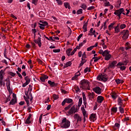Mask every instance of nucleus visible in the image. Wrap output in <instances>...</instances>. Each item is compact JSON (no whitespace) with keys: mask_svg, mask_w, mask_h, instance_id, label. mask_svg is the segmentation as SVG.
Returning a JSON list of instances; mask_svg holds the SVG:
<instances>
[{"mask_svg":"<svg viewBox=\"0 0 131 131\" xmlns=\"http://www.w3.org/2000/svg\"><path fill=\"white\" fill-rule=\"evenodd\" d=\"M73 104L74 103H72L64 108L65 111H67L70 110L68 111L67 116H70L78 112L77 108L75 107V105H73Z\"/></svg>","mask_w":131,"mask_h":131,"instance_id":"1","label":"nucleus"},{"mask_svg":"<svg viewBox=\"0 0 131 131\" xmlns=\"http://www.w3.org/2000/svg\"><path fill=\"white\" fill-rule=\"evenodd\" d=\"M80 88L83 90H90V82L86 79H83L80 81Z\"/></svg>","mask_w":131,"mask_h":131,"instance_id":"2","label":"nucleus"},{"mask_svg":"<svg viewBox=\"0 0 131 131\" xmlns=\"http://www.w3.org/2000/svg\"><path fill=\"white\" fill-rule=\"evenodd\" d=\"M71 125V122L66 118H64L61 123V128H69Z\"/></svg>","mask_w":131,"mask_h":131,"instance_id":"3","label":"nucleus"},{"mask_svg":"<svg viewBox=\"0 0 131 131\" xmlns=\"http://www.w3.org/2000/svg\"><path fill=\"white\" fill-rule=\"evenodd\" d=\"M106 77L107 75L104 73L101 75L99 74L98 75V76H97V80L105 83L108 80V78Z\"/></svg>","mask_w":131,"mask_h":131,"instance_id":"4","label":"nucleus"},{"mask_svg":"<svg viewBox=\"0 0 131 131\" xmlns=\"http://www.w3.org/2000/svg\"><path fill=\"white\" fill-rule=\"evenodd\" d=\"M38 35H39V37H38L37 39H34V41L35 43H37L38 46L39 47V48H41L42 46V43H41V34L38 33Z\"/></svg>","mask_w":131,"mask_h":131,"instance_id":"5","label":"nucleus"},{"mask_svg":"<svg viewBox=\"0 0 131 131\" xmlns=\"http://www.w3.org/2000/svg\"><path fill=\"white\" fill-rule=\"evenodd\" d=\"M124 11L123 8H120L118 10H117L116 11L114 12V15L118 16L119 18H121V15L122 14L123 12Z\"/></svg>","mask_w":131,"mask_h":131,"instance_id":"6","label":"nucleus"},{"mask_svg":"<svg viewBox=\"0 0 131 131\" xmlns=\"http://www.w3.org/2000/svg\"><path fill=\"white\" fill-rule=\"evenodd\" d=\"M73 103V100L71 98H66L64 99V100L63 101V102H62V106H64L66 103H68V104H70V103Z\"/></svg>","mask_w":131,"mask_h":131,"instance_id":"7","label":"nucleus"},{"mask_svg":"<svg viewBox=\"0 0 131 131\" xmlns=\"http://www.w3.org/2000/svg\"><path fill=\"white\" fill-rule=\"evenodd\" d=\"M129 35V31L128 30H126L124 33L123 36H122V39H123V40H126V39H127V38H128Z\"/></svg>","mask_w":131,"mask_h":131,"instance_id":"8","label":"nucleus"},{"mask_svg":"<svg viewBox=\"0 0 131 131\" xmlns=\"http://www.w3.org/2000/svg\"><path fill=\"white\" fill-rule=\"evenodd\" d=\"M93 91L95 92V93L100 95L101 94L102 89L99 86H96L93 88Z\"/></svg>","mask_w":131,"mask_h":131,"instance_id":"9","label":"nucleus"},{"mask_svg":"<svg viewBox=\"0 0 131 131\" xmlns=\"http://www.w3.org/2000/svg\"><path fill=\"white\" fill-rule=\"evenodd\" d=\"M117 61L116 60H114L112 62H111L110 64H108V68H107L108 69H110V68H114L115 66L117 64Z\"/></svg>","mask_w":131,"mask_h":131,"instance_id":"10","label":"nucleus"},{"mask_svg":"<svg viewBox=\"0 0 131 131\" xmlns=\"http://www.w3.org/2000/svg\"><path fill=\"white\" fill-rule=\"evenodd\" d=\"M104 57V60L108 61L112 57V55L110 54V52L107 51V54L103 56Z\"/></svg>","mask_w":131,"mask_h":131,"instance_id":"11","label":"nucleus"},{"mask_svg":"<svg viewBox=\"0 0 131 131\" xmlns=\"http://www.w3.org/2000/svg\"><path fill=\"white\" fill-rule=\"evenodd\" d=\"M74 118L75 119H77V123H76V124H77L79 122H81L82 121L81 118L77 114H75V115H74Z\"/></svg>","mask_w":131,"mask_h":131,"instance_id":"12","label":"nucleus"},{"mask_svg":"<svg viewBox=\"0 0 131 131\" xmlns=\"http://www.w3.org/2000/svg\"><path fill=\"white\" fill-rule=\"evenodd\" d=\"M5 70H1V71H0V83H2V80H3L4 75H5Z\"/></svg>","mask_w":131,"mask_h":131,"instance_id":"13","label":"nucleus"},{"mask_svg":"<svg viewBox=\"0 0 131 131\" xmlns=\"http://www.w3.org/2000/svg\"><path fill=\"white\" fill-rule=\"evenodd\" d=\"M48 78L49 77L47 75H42V76L40 78V80L42 82H45L46 80L48 79Z\"/></svg>","mask_w":131,"mask_h":131,"instance_id":"14","label":"nucleus"},{"mask_svg":"<svg viewBox=\"0 0 131 131\" xmlns=\"http://www.w3.org/2000/svg\"><path fill=\"white\" fill-rule=\"evenodd\" d=\"M89 119H90V120H93V122H94L95 120H96V114H91V115H90V117H89Z\"/></svg>","mask_w":131,"mask_h":131,"instance_id":"15","label":"nucleus"},{"mask_svg":"<svg viewBox=\"0 0 131 131\" xmlns=\"http://www.w3.org/2000/svg\"><path fill=\"white\" fill-rule=\"evenodd\" d=\"M123 100L121 99V98L120 97H118L117 99L118 105L120 106H122L123 105Z\"/></svg>","mask_w":131,"mask_h":131,"instance_id":"16","label":"nucleus"},{"mask_svg":"<svg viewBox=\"0 0 131 131\" xmlns=\"http://www.w3.org/2000/svg\"><path fill=\"white\" fill-rule=\"evenodd\" d=\"M32 116L31 114H29V117L25 121V123L26 124H29L31 123V121L30 120L31 117Z\"/></svg>","mask_w":131,"mask_h":131,"instance_id":"17","label":"nucleus"},{"mask_svg":"<svg viewBox=\"0 0 131 131\" xmlns=\"http://www.w3.org/2000/svg\"><path fill=\"white\" fill-rule=\"evenodd\" d=\"M110 95L112 97V98L113 99V100H116V99L118 97V95L115 92H112L110 94Z\"/></svg>","mask_w":131,"mask_h":131,"instance_id":"18","label":"nucleus"},{"mask_svg":"<svg viewBox=\"0 0 131 131\" xmlns=\"http://www.w3.org/2000/svg\"><path fill=\"white\" fill-rule=\"evenodd\" d=\"M80 76V73H79V71H78V72L76 73V75H75V76L72 78V80L73 81L77 80L78 79V77Z\"/></svg>","mask_w":131,"mask_h":131,"instance_id":"19","label":"nucleus"},{"mask_svg":"<svg viewBox=\"0 0 131 131\" xmlns=\"http://www.w3.org/2000/svg\"><path fill=\"white\" fill-rule=\"evenodd\" d=\"M98 53L99 54H101V55H102V56H104L106 55H107V54H108V50H104V51H103V50H100L99 51Z\"/></svg>","mask_w":131,"mask_h":131,"instance_id":"20","label":"nucleus"},{"mask_svg":"<svg viewBox=\"0 0 131 131\" xmlns=\"http://www.w3.org/2000/svg\"><path fill=\"white\" fill-rule=\"evenodd\" d=\"M48 84L50 85L51 87H56L57 85V83H55L54 81H52L51 80L48 81Z\"/></svg>","mask_w":131,"mask_h":131,"instance_id":"21","label":"nucleus"},{"mask_svg":"<svg viewBox=\"0 0 131 131\" xmlns=\"http://www.w3.org/2000/svg\"><path fill=\"white\" fill-rule=\"evenodd\" d=\"M103 100L104 98L103 96H98V97H97V102L101 103L103 102Z\"/></svg>","mask_w":131,"mask_h":131,"instance_id":"22","label":"nucleus"},{"mask_svg":"<svg viewBox=\"0 0 131 131\" xmlns=\"http://www.w3.org/2000/svg\"><path fill=\"white\" fill-rule=\"evenodd\" d=\"M39 26V27L40 28V29H42V30H44L45 29V26H47V25H48V23H46V24L45 25H42L40 23L38 24Z\"/></svg>","mask_w":131,"mask_h":131,"instance_id":"23","label":"nucleus"},{"mask_svg":"<svg viewBox=\"0 0 131 131\" xmlns=\"http://www.w3.org/2000/svg\"><path fill=\"white\" fill-rule=\"evenodd\" d=\"M17 103V98L16 99H12L10 102L9 105H14L15 104Z\"/></svg>","mask_w":131,"mask_h":131,"instance_id":"24","label":"nucleus"},{"mask_svg":"<svg viewBox=\"0 0 131 131\" xmlns=\"http://www.w3.org/2000/svg\"><path fill=\"white\" fill-rule=\"evenodd\" d=\"M25 80L26 81V82H27L28 84H29L31 82V79L30 77L28 76L25 77Z\"/></svg>","mask_w":131,"mask_h":131,"instance_id":"25","label":"nucleus"},{"mask_svg":"<svg viewBox=\"0 0 131 131\" xmlns=\"http://www.w3.org/2000/svg\"><path fill=\"white\" fill-rule=\"evenodd\" d=\"M10 84H11V82H10V79H8V82H7L6 83L7 89H11Z\"/></svg>","mask_w":131,"mask_h":131,"instance_id":"26","label":"nucleus"},{"mask_svg":"<svg viewBox=\"0 0 131 131\" xmlns=\"http://www.w3.org/2000/svg\"><path fill=\"white\" fill-rule=\"evenodd\" d=\"M87 26H88V23H85V24H84V25L83 26V29L84 30V31H83V32H86V31H88Z\"/></svg>","mask_w":131,"mask_h":131,"instance_id":"27","label":"nucleus"},{"mask_svg":"<svg viewBox=\"0 0 131 131\" xmlns=\"http://www.w3.org/2000/svg\"><path fill=\"white\" fill-rule=\"evenodd\" d=\"M71 51H72V49H70V48L68 49L66 51V53H67V55H68V56L69 57L70 56H71Z\"/></svg>","mask_w":131,"mask_h":131,"instance_id":"28","label":"nucleus"},{"mask_svg":"<svg viewBox=\"0 0 131 131\" xmlns=\"http://www.w3.org/2000/svg\"><path fill=\"white\" fill-rule=\"evenodd\" d=\"M115 82H116V84H119L120 83H123V80H120L119 79H116Z\"/></svg>","mask_w":131,"mask_h":131,"instance_id":"29","label":"nucleus"},{"mask_svg":"<svg viewBox=\"0 0 131 131\" xmlns=\"http://www.w3.org/2000/svg\"><path fill=\"white\" fill-rule=\"evenodd\" d=\"M115 29V33H118L120 32V28H117V27H114Z\"/></svg>","mask_w":131,"mask_h":131,"instance_id":"30","label":"nucleus"},{"mask_svg":"<svg viewBox=\"0 0 131 131\" xmlns=\"http://www.w3.org/2000/svg\"><path fill=\"white\" fill-rule=\"evenodd\" d=\"M82 104V98L79 99V102H78V106L80 107Z\"/></svg>","mask_w":131,"mask_h":131,"instance_id":"31","label":"nucleus"},{"mask_svg":"<svg viewBox=\"0 0 131 131\" xmlns=\"http://www.w3.org/2000/svg\"><path fill=\"white\" fill-rule=\"evenodd\" d=\"M64 6L66 8H68L69 9H71V6L69 3H64Z\"/></svg>","mask_w":131,"mask_h":131,"instance_id":"32","label":"nucleus"},{"mask_svg":"<svg viewBox=\"0 0 131 131\" xmlns=\"http://www.w3.org/2000/svg\"><path fill=\"white\" fill-rule=\"evenodd\" d=\"M81 109H82V112L83 113V116H84V117H85L86 115V113L85 110L84 109V106H83V107H82Z\"/></svg>","mask_w":131,"mask_h":131,"instance_id":"33","label":"nucleus"},{"mask_svg":"<svg viewBox=\"0 0 131 131\" xmlns=\"http://www.w3.org/2000/svg\"><path fill=\"white\" fill-rule=\"evenodd\" d=\"M119 112L121 114H123L124 113V108L123 107H122V106H120L119 107Z\"/></svg>","mask_w":131,"mask_h":131,"instance_id":"34","label":"nucleus"},{"mask_svg":"<svg viewBox=\"0 0 131 131\" xmlns=\"http://www.w3.org/2000/svg\"><path fill=\"white\" fill-rule=\"evenodd\" d=\"M117 111H118V108L117 107L111 108V111L114 113H116L117 112Z\"/></svg>","mask_w":131,"mask_h":131,"instance_id":"35","label":"nucleus"},{"mask_svg":"<svg viewBox=\"0 0 131 131\" xmlns=\"http://www.w3.org/2000/svg\"><path fill=\"white\" fill-rule=\"evenodd\" d=\"M37 32L36 29H34L32 30V33H34V39H36V33Z\"/></svg>","mask_w":131,"mask_h":131,"instance_id":"36","label":"nucleus"},{"mask_svg":"<svg viewBox=\"0 0 131 131\" xmlns=\"http://www.w3.org/2000/svg\"><path fill=\"white\" fill-rule=\"evenodd\" d=\"M82 11L83 10L82 9H80L77 11V15H80L81 14H82Z\"/></svg>","mask_w":131,"mask_h":131,"instance_id":"37","label":"nucleus"},{"mask_svg":"<svg viewBox=\"0 0 131 131\" xmlns=\"http://www.w3.org/2000/svg\"><path fill=\"white\" fill-rule=\"evenodd\" d=\"M75 91H76V93L80 92V89L78 86H75Z\"/></svg>","mask_w":131,"mask_h":131,"instance_id":"38","label":"nucleus"},{"mask_svg":"<svg viewBox=\"0 0 131 131\" xmlns=\"http://www.w3.org/2000/svg\"><path fill=\"white\" fill-rule=\"evenodd\" d=\"M117 68H119L121 71H124L126 70V67L125 66L117 67Z\"/></svg>","mask_w":131,"mask_h":131,"instance_id":"39","label":"nucleus"},{"mask_svg":"<svg viewBox=\"0 0 131 131\" xmlns=\"http://www.w3.org/2000/svg\"><path fill=\"white\" fill-rule=\"evenodd\" d=\"M87 7V6L85 4H82V5H81V8H83L84 10H85Z\"/></svg>","mask_w":131,"mask_h":131,"instance_id":"40","label":"nucleus"},{"mask_svg":"<svg viewBox=\"0 0 131 131\" xmlns=\"http://www.w3.org/2000/svg\"><path fill=\"white\" fill-rule=\"evenodd\" d=\"M8 74H9V75H10V76H11L13 77H14L16 75V74L12 72H9Z\"/></svg>","mask_w":131,"mask_h":131,"instance_id":"41","label":"nucleus"},{"mask_svg":"<svg viewBox=\"0 0 131 131\" xmlns=\"http://www.w3.org/2000/svg\"><path fill=\"white\" fill-rule=\"evenodd\" d=\"M10 99H11V96H10V95H9L8 96V98H6V100L5 101V103H8V102H9L10 101Z\"/></svg>","mask_w":131,"mask_h":131,"instance_id":"42","label":"nucleus"},{"mask_svg":"<svg viewBox=\"0 0 131 131\" xmlns=\"http://www.w3.org/2000/svg\"><path fill=\"white\" fill-rule=\"evenodd\" d=\"M126 27L125 24H122L120 26V29H124Z\"/></svg>","mask_w":131,"mask_h":131,"instance_id":"43","label":"nucleus"},{"mask_svg":"<svg viewBox=\"0 0 131 131\" xmlns=\"http://www.w3.org/2000/svg\"><path fill=\"white\" fill-rule=\"evenodd\" d=\"M66 64H67V67H71V65L72 64V61H68L67 62Z\"/></svg>","mask_w":131,"mask_h":131,"instance_id":"44","label":"nucleus"},{"mask_svg":"<svg viewBox=\"0 0 131 131\" xmlns=\"http://www.w3.org/2000/svg\"><path fill=\"white\" fill-rule=\"evenodd\" d=\"M114 127H116L117 128H119L120 127V124L118 123H115L114 124Z\"/></svg>","mask_w":131,"mask_h":131,"instance_id":"45","label":"nucleus"},{"mask_svg":"<svg viewBox=\"0 0 131 131\" xmlns=\"http://www.w3.org/2000/svg\"><path fill=\"white\" fill-rule=\"evenodd\" d=\"M53 99L55 100L59 99V97L57 95H56V94H54L53 95Z\"/></svg>","mask_w":131,"mask_h":131,"instance_id":"46","label":"nucleus"},{"mask_svg":"<svg viewBox=\"0 0 131 131\" xmlns=\"http://www.w3.org/2000/svg\"><path fill=\"white\" fill-rule=\"evenodd\" d=\"M129 120V117H125V118H124V120H122V121L123 122H125L126 121H128Z\"/></svg>","mask_w":131,"mask_h":131,"instance_id":"47","label":"nucleus"},{"mask_svg":"<svg viewBox=\"0 0 131 131\" xmlns=\"http://www.w3.org/2000/svg\"><path fill=\"white\" fill-rule=\"evenodd\" d=\"M108 22V20H105V21H104V24H103V26L104 27V28H103V29H106V28H107V23Z\"/></svg>","mask_w":131,"mask_h":131,"instance_id":"48","label":"nucleus"},{"mask_svg":"<svg viewBox=\"0 0 131 131\" xmlns=\"http://www.w3.org/2000/svg\"><path fill=\"white\" fill-rule=\"evenodd\" d=\"M85 63H86L85 60L84 61H81V63H80V64L79 65V67H82Z\"/></svg>","mask_w":131,"mask_h":131,"instance_id":"49","label":"nucleus"},{"mask_svg":"<svg viewBox=\"0 0 131 131\" xmlns=\"http://www.w3.org/2000/svg\"><path fill=\"white\" fill-rule=\"evenodd\" d=\"M124 66V64L123 63H122V62H118V63H117V67H119H119H121V66Z\"/></svg>","mask_w":131,"mask_h":131,"instance_id":"50","label":"nucleus"},{"mask_svg":"<svg viewBox=\"0 0 131 131\" xmlns=\"http://www.w3.org/2000/svg\"><path fill=\"white\" fill-rule=\"evenodd\" d=\"M111 6V4L109 2L106 1V3H105L104 4V6L105 7Z\"/></svg>","mask_w":131,"mask_h":131,"instance_id":"51","label":"nucleus"},{"mask_svg":"<svg viewBox=\"0 0 131 131\" xmlns=\"http://www.w3.org/2000/svg\"><path fill=\"white\" fill-rule=\"evenodd\" d=\"M38 0H32V4H34L35 6L37 5Z\"/></svg>","mask_w":131,"mask_h":131,"instance_id":"52","label":"nucleus"},{"mask_svg":"<svg viewBox=\"0 0 131 131\" xmlns=\"http://www.w3.org/2000/svg\"><path fill=\"white\" fill-rule=\"evenodd\" d=\"M82 95H83V101H86V96H85V95L84 94V93H83L82 94Z\"/></svg>","mask_w":131,"mask_h":131,"instance_id":"53","label":"nucleus"},{"mask_svg":"<svg viewBox=\"0 0 131 131\" xmlns=\"http://www.w3.org/2000/svg\"><path fill=\"white\" fill-rule=\"evenodd\" d=\"M76 51H77L76 48H75L74 49V50H73V51H72V53H71V56L74 55Z\"/></svg>","mask_w":131,"mask_h":131,"instance_id":"54","label":"nucleus"},{"mask_svg":"<svg viewBox=\"0 0 131 131\" xmlns=\"http://www.w3.org/2000/svg\"><path fill=\"white\" fill-rule=\"evenodd\" d=\"M83 36V34H81L80 35H79V36H78V38L77 39V40L78 41H79L80 38H81V37Z\"/></svg>","mask_w":131,"mask_h":131,"instance_id":"55","label":"nucleus"},{"mask_svg":"<svg viewBox=\"0 0 131 131\" xmlns=\"http://www.w3.org/2000/svg\"><path fill=\"white\" fill-rule=\"evenodd\" d=\"M115 25V23H111L110 26H108V27L111 28H114V26Z\"/></svg>","mask_w":131,"mask_h":131,"instance_id":"56","label":"nucleus"},{"mask_svg":"<svg viewBox=\"0 0 131 131\" xmlns=\"http://www.w3.org/2000/svg\"><path fill=\"white\" fill-rule=\"evenodd\" d=\"M92 59H94V62H97L99 60V59L98 58V57H93L92 58Z\"/></svg>","mask_w":131,"mask_h":131,"instance_id":"57","label":"nucleus"},{"mask_svg":"<svg viewBox=\"0 0 131 131\" xmlns=\"http://www.w3.org/2000/svg\"><path fill=\"white\" fill-rule=\"evenodd\" d=\"M42 114H41L40 116H39V123L41 124V120L42 119Z\"/></svg>","mask_w":131,"mask_h":131,"instance_id":"58","label":"nucleus"},{"mask_svg":"<svg viewBox=\"0 0 131 131\" xmlns=\"http://www.w3.org/2000/svg\"><path fill=\"white\" fill-rule=\"evenodd\" d=\"M56 2H57V3L59 5H62L63 3L61 0H56Z\"/></svg>","mask_w":131,"mask_h":131,"instance_id":"59","label":"nucleus"},{"mask_svg":"<svg viewBox=\"0 0 131 131\" xmlns=\"http://www.w3.org/2000/svg\"><path fill=\"white\" fill-rule=\"evenodd\" d=\"M54 53H59L60 52V49H54L53 50Z\"/></svg>","mask_w":131,"mask_h":131,"instance_id":"60","label":"nucleus"},{"mask_svg":"<svg viewBox=\"0 0 131 131\" xmlns=\"http://www.w3.org/2000/svg\"><path fill=\"white\" fill-rule=\"evenodd\" d=\"M16 73L20 79H23L22 75L18 71H16Z\"/></svg>","mask_w":131,"mask_h":131,"instance_id":"61","label":"nucleus"},{"mask_svg":"<svg viewBox=\"0 0 131 131\" xmlns=\"http://www.w3.org/2000/svg\"><path fill=\"white\" fill-rule=\"evenodd\" d=\"M2 85L3 86H5V82H3V80H2V83H0V87H2Z\"/></svg>","mask_w":131,"mask_h":131,"instance_id":"62","label":"nucleus"},{"mask_svg":"<svg viewBox=\"0 0 131 131\" xmlns=\"http://www.w3.org/2000/svg\"><path fill=\"white\" fill-rule=\"evenodd\" d=\"M39 22L41 23V24H42V25H44L46 23H47V21L43 20H40Z\"/></svg>","mask_w":131,"mask_h":131,"instance_id":"63","label":"nucleus"},{"mask_svg":"<svg viewBox=\"0 0 131 131\" xmlns=\"http://www.w3.org/2000/svg\"><path fill=\"white\" fill-rule=\"evenodd\" d=\"M95 9V7L94 6H91V7H89V8H87V10H91L92 9Z\"/></svg>","mask_w":131,"mask_h":131,"instance_id":"64","label":"nucleus"}]
</instances>
